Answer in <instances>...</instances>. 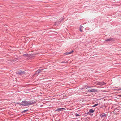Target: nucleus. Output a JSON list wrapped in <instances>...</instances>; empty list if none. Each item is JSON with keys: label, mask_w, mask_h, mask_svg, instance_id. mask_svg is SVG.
I'll return each instance as SVG.
<instances>
[{"label": "nucleus", "mask_w": 121, "mask_h": 121, "mask_svg": "<svg viewBox=\"0 0 121 121\" xmlns=\"http://www.w3.org/2000/svg\"><path fill=\"white\" fill-rule=\"evenodd\" d=\"M22 102L24 103H18L21 105L24 106H27L29 105H30L33 104V102L31 103V102H27L26 101H22Z\"/></svg>", "instance_id": "1"}, {"label": "nucleus", "mask_w": 121, "mask_h": 121, "mask_svg": "<svg viewBox=\"0 0 121 121\" xmlns=\"http://www.w3.org/2000/svg\"><path fill=\"white\" fill-rule=\"evenodd\" d=\"M106 84V83L103 82H100L98 83V84L100 85H102Z\"/></svg>", "instance_id": "2"}, {"label": "nucleus", "mask_w": 121, "mask_h": 121, "mask_svg": "<svg viewBox=\"0 0 121 121\" xmlns=\"http://www.w3.org/2000/svg\"><path fill=\"white\" fill-rule=\"evenodd\" d=\"M65 109L64 108H59L57 109L56 110V111H60L62 110V109Z\"/></svg>", "instance_id": "3"}, {"label": "nucleus", "mask_w": 121, "mask_h": 121, "mask_svg": "<svg viewBox=\"0 0 121 121\" xmlns=\"http://www.w3.org/2000/svg\"><path fill=\"white\" fill-rule=\"evenodd\" d=\"M43 70L42 69H39L36 71V73H39L41 72Z\"/></svg>", "instance_id": "4"}, {"label": "nucleus", "mask_w": 121, "mask_h": 121, "mask_svg": "<svg viewBox=\"0 0 121 121\" xmlns=\"http://www.w3.org/2000/svg\"><path fill=\"white\" fill-rule=\"evenodd\" d=\"M89 111L90 113H92L94 112V110H93L92 109H91Z\"/></svg>", "instance_id": "5"}, {"label": "nucleus", "mask_w": 121, "mask_h": 121, "mask_svg": "<svg viewBox=\"0 0 121 121\" xmlns=\"http://www.w3.org/2000/svg\"><path fill=\"white\" fill-rule=\"evenodd\" d=\"M112 38L108 39H107L105 41H112Z\"/></svg>", "instance_id": "6"}, {"label": "nucleus", "mask_w": 121, "mask_h": 121, "mask_svg": "<svg viewBox=\"0 0 121 121\" xmlns=\"http://www.w3.org/2000/svg\"><path fill=\"white\" fill-rule=\"evenodd\" d=\"M91 92H93L96 91L95 90V89H91Z\"/></svg>", "instance_id": "7"}, {"label": "nucleus", "mask_w": 121, "mask_h": 121, "mask_svg": "<svg viewBox=\"0 0 121 121\" xmlns=\"http://www.w3.org/2000/svg\"><path fill=\"white\" fill-rule=\"evenodd\" d=\"M64 19V18L63 17L61 18H60L59 20H60V22H62V21Z\"/></svg>", "instance_id": "8"}, {"label": "nucleus", "mask_w": 121, "mask_h": 121, "mask_svg": "<svg viewBox=\"0 0 121 121\" xmlns=\"http://www.w3.org/2000/svg\"><path fill=\"white\" fill-rule=\"evenodd\" d=\"M101 117H106V115L104 114H102L101 115Z\"/></svg>", "instance_id": "9"}, {"label": "nucleus", "mask_w": 121, "mask_h": 121, "mask_svg": "<svg viewBox=\"0 0 121 121\" xmlns=\"http://www.w3.org/2000/svg\"><path fill=\"white\" fill-rule=\"evenodd\" d=\"M73 52H74L73 51V50H72L70 52H69V54H71V53H73Z\"/></svg>", "instance_id": "10"}, {"label": "nucleus", "mask_w": 121, "mask_h": 121, "mask_svg": "<svg viewBox=\"0 0 121 121\" xmlns=\"http://www.w3.org/2000/svg\"><path fill=\"white\" fill-rule=\"evenodd\" d=\"M98 105V104H95L93 106V107H95L97 106Z\"/></svg>", "instance_id": "11"}, {"label": "nucleus", "mask_w": 121, "mask_h": 121, "mask_svg": "<svg viewBox=\"0 0 121 121\" xmlns=\"http://www.w3.org/2000/svg\"><path fill=\"white\" fill-rule=\"evenodd\" d=\"M28 111V110H25L24 111L22 112H23V113H24V112H26V111Z\"/></svg>", "instance_id": "12"}, {"label": "nucleus", "mask_w": 121, "mask_h": 121, "mask_svg": "<svg viewBox=\"0 0 121 121\" xmlns=\"http://www.w3.org/2000/svg\"><path fill=\"white\" fill-rule=\"evenodd\" d=\"M65 54L66 55H67L69 54V52H66V53H65Z\"/></svg>", "instance_id": "13"}, {"label": "nucleus", "mask_w": 121, "mask_h": 121, "mask_svg": "<svg viewBox=\"0 0 121 121\" xmlns=\"http://www.w3.org/2000/svg\"><path fill=\"white\" fill-rule=\"evenodd\" d=\"M83 27V26H82L81 25L80 26V28L82 29Z\"/></svg>", "instance_id": "14"}, {"label": "nucleus", "mask_w": 121, "mask_h": 121, "mask_svg": "<svg viewBox=\"0 0 121 121\" xmlns=\"http://www.w3.org/2000/svg\"><path fill=\"white\" fill-rule=\"evenodd\" d=\"M91 89H89L88 90V91L89 92H91Z\"/></svg>", "instance_id": "15"}, {"label": "nucleus", "mask_w": 121, "mask_h": 121, "mask_svg": "<svg viewBox=\"0 0 121 121\" xmlns=\"http://www.w3.org/2000/svg\"><path fill=\"white\" fill-rule=\"evenodd\" d=\"M28 54H24L23 55V56H28Z\"/></svg>", "instance_id": "16"}, {"label": "nucleus", "mask_w": 121, "mask_h": 121, "mask_svg": "<svg viewBox=\"0 0 121 121\" xmlns=\"http://www.w3.org/2000/svg\"><path fill=\"white\" fill-rule=\"evenodd\" d=\"M75 115L76 116H79V115H78V114H75Z\"/></svg>", "instance_id": "17"}, {"label": "nucleus", "mask_w": 121, "mask_h": 121, "mask_svg": "<svg viewBox=\"0 0 121 121\" xmlns=\"http://www.w3.org/2000/svg\"><path fill=\"white\" fill-rule=\"evenodd\" d=\"M80 30L81 32H82V29H81V28H80Z\"/></svg>", "instance_id": "18"}, {"label": "nucleus", "mask_w": 121, "mask_h": 121, "mask_svg": "<svg viewBox=\"0 0 121 121\" xmlns=\"http://www.w3.org/2000/svg\"><path fill=\"white\" fill-rule=\"evenodd\" d=\"M119 90H121V87L119 89Z\"/></svg>", "instance_id": "19"}, {"label": "nucleus", "mask_w": 121, "mask_h": 121, "mask_svg": "<svg viewBox=\"0 0 121 121\" xmlns=\"http://www.w3.org/2000/svg\"><path fill=\"white\" fill-rule=\"evenodd\" d=\"M120 96H121V95H120Z\"/></svg>", "instance_id": "20"}]
</instances>
